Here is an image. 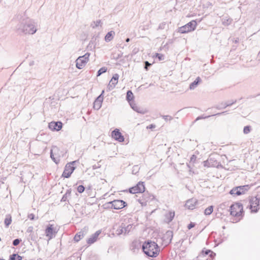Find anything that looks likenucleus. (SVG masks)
<instances>
[{"mask_svg": "<svg viewBox=\"0 0 260 260\" xmlns=\"http://www.w3.org/2000/svg\"><path fill=\"white\" fill-rule=\"evenodd\" d=\"M39 27V24L35 20L29 19V17H21L15 26V30L20 35H34L37 32Z\"/></svg>", "mask_w": 260, "mask_h": 260, "instance_id": "f257e3e1", "label": "nucleus"}, {"mask_svg": "<svg viewBox=\"0 0 260 260\" xmlns=\"http://www.w3.org/2000/svg\"><path fill=\"white\" fill-rule=\"evenodd\" d=\"M143 252L150 257H156L159 253L160 249L156 243L151 240L145 241L142 245Z\"/></svg>", "mask_w": 260, "mask_h": 260, "instance_id": "f03ea898", "label": "nucleus"}, {"mask_svg": "<svg viewBox=\"0 0 260 260\" xmlns=\"http://www.w3.org/2000/svg\"><path fill=\"white\" fill-rule=\"evenodd\" d=\"M197 25V20H192L185 25L178 28V32L181 34H186L194 30Z\"/></svg>", "mask_w": 260, "mask_h": 260, "instance_id": "7ed1b4c3", "label": "nucleus"}, {"mask_svg": "<svg viewBox=\"0 0 260 260\" xmlns=\"http://www.w3.org/2000/svg\"><path fill=\"white\" fill-rule=\"evenodd\" d=\"M243 213V205L240 203H236L230 207V214L235 217H239Z\"/></svg>", "mask_w": 260, "mask_h": 260, "instance_id": "20e7f679", "label": "nucleus"}, {"mask_svg": "<svg viewBox=\"0 0 260 260\" xmlns=\"http://www.w3.org/2000/svg\"><path fill=\"white\" fill-rule=\"evenodd\" d=\"M250 188V186L249 185L237 186L232 189L230 193L233 196H240L244 194Z\"/></svg>", "mask_w": 260, "mask_h": 260, "instance_id": "39448f33", "label": "nucleus"}, {"mask_svg": "<svg viewBox=\"0 0 260 260\" xmlns=\"http://www.w3.org/2000/svg\"><path fill=\"white\" fill-rule=\"evenodd\" d=\"M76 161H73L66 164L61 177L66 178H69L73 173L76 168L74 166Z\"/></svg>", "mask_w": 260, "mask_h": 260, "instance_id": "423d86ee", "label": "nucleus"}, {"mask_svg": "<svg viewBox=\"0 0 260 260\" xmlns=\"http://www.w3.org/2000/svg\"><path fill=\"white\" fill-rule=\"evenodd\" d=\"M143 193L142 194V197H140L139 199H138V201L143 206H145L147 205V202H149L151 201H153L155 197L154 196L150 194L148 192V191L145 190L143 191Z\"/></svg>", "mask_w": 260, "mask_h": 260, "instance_id": "0eeeda50", "label": "nucleus"}, {"mask_svg": "<svg viewBox=\"0 0 260 260\" xmlns=\"http://www.w3.org/2000/svg\"><path fill=\"white\" fill-rule=\"evenodd\" d=\"M259 202L260 198L257 196L252 197L249 201L250 208L251 210V212L253 213H256L258 212L259 208Z\"/></svg>", "mask_w": 260, "mask_h": 260, "instance_id": "6e6552de", "label": "nucleus"}, {"mask_svg": "<svg viewBox=\"0 0 260 260\" xmlns=\"http://www.w3.org/2000/svg\"><path fill=\"white\" fill-rule=\"evenodd\" d=\"M144 182L140 181L135 186L130 187L128 189V191L131 193L135 194L137 193H142L145 191Z\"/></svg>", "mask_w": 260, "mask_h": 260, "instance_id": "1a4fd4ad", "label": "nucleus"}, {"mask_svg": "<svg viewBox=\"0 0 260 260\" xmlns=\"http://www.w3.org/2000/svg\"><path fill=\"white\" fill-rule=\"evenodd\" d=\"M111 203H112V207L115 210L122 209L127 206V203L122 200H115L111 201Z\"/></svg>", "mask_w": 260, "mask_h": 260, "instance_id": "9d476101", "label": "nucleus"}, {"mask_svg": "<svg viewBox=\"0 0 260 260\" xmlns=\"http://www.w3.org/2000/svg\"><path fill=\"white\" fill-rule=\"evenodd\" d=\"M173 237V232L172 231L168 230L164 234L162 237V240L166 246L171 243Z\"/></svg>", "mask_w": 260, "mask_h": 260, "instance_id": "9b49d317", "label": "nucleus"}, {"mask_svg": "<svg viewBox=\"0 0 260 260\" xmlns=\"http://www.w3.org/2000/svg\"><path fill=\"white\" fill-rule=\"evenodd\" d=\"M111 136L113 139L119 142H123L124 141L123 136L117 128H115L112 132Z\"/></svg>", "mask_w": 260, "mask_h": 260, "instance_id": "f8f14e48", "label": "nucleus"}, {"mask_svg": "<svg viewBox=\"0 0 260 260\" xmlns=\"http://www.w3.org/2000/svg\"><path fill=\"white\" fill-rule=\"evenodd\" d=\"M104 93V90H103L101 94L99 95L94 101L93 106L94 109L98 110L101 108L103 101Z\"/></svg>", "mask_w": 260, "mask_h": 260, "instance_id": "ddd939ff", "label": "nucleus"}, {"mask_svg": "<svg viewBox=\"0 0 260 260\" xmlns=\"http://www.w3.org/2000/svg\"><path fill=\"white\" fill-rule=\"evenodd\" d=\"M62 127V123L60 121H52L48 124V127L52 131H59Z\"/></svg>", "mask_w": 260, "mask_h": 260, "instance_id": "4468645a", "label": "nucleus"}, {"mask_svg": "<svg viewBox=\"0 0 260 260\" xmlns=\"http://www.w3.org/2000/svg\"><path fill=\"white\" fill-rule=\"evenodd\" d=\"M119 78V75L117 74H115L113 76L110 82L107 86V89L110 91L112 90L117 84L118 80Z\"/></svg>", "mask_w": 260, "mask_h": 260, "instance_id": "2eb2a0df", "label": "nucleus"}, {"mask_svg": "<svg viewBox=\"0 0 260 260\" xmlns=\"http://www.w3.org/2000/svg\"><path fill=\"white\" fill-rule=\"evenodd\" d=\"M130 106L135 111L138 113L144 114L148 112V110L146 108L137 106L134 102L130 103Z\"/></svg>", "mask_w": 260, "mask_h": 260, "instance_id": "dca6fc26", "label": "nucleus"}, {"mask_svg": "<svg viewBox=\"0 0 260 260\" xmlns=\"http://www.w3.org/2000/svg\"><path fill=\"white\" fill-rule=\"evenodd\" d=\"M198 203V201L196 199L192 198L188 200L185 205V207L189 209L193 210L195 208L197 204Z\"/></svg>", "mask_w": 260, "mask_h": 260, "instance_id": "f3484780", "label": "nucleus"}, {"mask_svg": "<svg viewBox=\"0 0 260 260\" xmlns=\"http://www.w3.org/2000/svg\"><path fill=\"white\" fill-rule=\"evenodd\" d=\"M53 151L55 152L56 151H59L58 148L57 146H53L52 149L50 150V157L56 164H58L60 162L59 155L55 156Z\"/></svg>", "mask_w": 260, "mask_h": 260, "instance_id": "a211bd4d", "label": "nucleus"}, {"mask_svg": "<svg viewBox=\"0 0 260 260\" xmlns=\"http://www.w3.org/2000/svg\"><path fill=\"white\" fill-rule=\"evenodd\" d=\"M88 61L84 59V57L79 56L76 61V67L79 69H83Z\"/></svg>", "mask_w": 260, "mask_h": 260, "instance_id": "6ab92c4d", "label": "nucleus"}, {"mask_svg": "<svg viewBox=\"0 0 260 260\" xmlns=\"http://www.w3.org/2000/svg\"><path fill=\"white\" fill-rule=\"evenodd\" d=\"M101 231L99 230L95 232L92 234L89 238L87 240V243L88 244L90 245L94 243L98 239V237L101 234Z\"/></svg>", "mask_w": 260, "mask_h": 260, "instance_id": "aec40b11", "label": "nucleus"}, {"mask_svg": "<svg viewBox=\"0 0 260 260\" xmlns=\"http://www.w3.org/2000/svg\"><path fill=\"white\" fill-rule=\"evenodd\" d=\"M141 247H142V246L140 241L138 240H134L132 243L130 248L134 252H136L140 249Z\"/></svg>", "mask_w": 260, "mask_h": 260, "instance_id": "412c9836", "label": "nucleus"}, {"mask_svg": "<svg viewBox=\"0 0 260 260\" xmlns=\"http://www.w3.org/2000/svg\"><path fill=\"white\" fill-rule=\"evenodd\" d=\"M236 102L237 100L232 101V102L227 101L224 103H221L220 105L216 106L215 108L218 110H221L225 109L227 107L232 106L233 104L236 103Z\"/></svg>", "mask_w": 260, "mask_h": 260, "instance_id": "4be33fe9", "label": "nucleus"}, {"mask_svg": "<svg viewBox=\"0 0 260 260\" xmlns=\"http://www.w3.org/2000/svg\"><path fill=\"white\" fill-rule=\"evenodd\" d=\"M175 216V212L174 211H169L165 215V221L166 223H169L171 222Z\"/></svg>", "mask_w": 260, "mask_h": 260, "instance_id": "5701e85b", "label": "nucleus"}, {"mask_svg": "<svg viewBox=\"0 0 260 260\" xmlns=\"http://www.w3.org/2000/svg\"><path fill=\"white\" fill-rule=\"evenodd\" d=\"M55 233L54 228L52 224H49L45 230V234L47 237H49L50 239L52 238L53 234Z\"/></svg>", "mask_w": 260, "mask_h": 260, "instance_id": "b1692460", "label": "nucleus"}, {"mask_svg": "<svg viewBox=\"0 0 260 260\" xmlns=\"http://www.w3.org/2000/svg\"><path fill=\"white\" fill-rule=\"evenodd\" d=\"M202 81V80L200 77H198L195 80L191 83L189 85V89L190 90H193L194 89L199 85L200 83H201Z\"/></svg>", "mask_w": 260, "mask_h": 260, "instance_id": "393cba45", "label": "nucleus"}, {"mask_svg": "<svg viewBox=\"0 0 260 260\" xmlns=\"http://www.w3.org/2000/svg\"><path fill=\"white\" fill-rule=\"evenodd\" d=\"M122 228L124 230V234L126 235L129 233L133 228V224H129L127 225L124 223H122Z\"/></svg>", "mask_w": 260, "mask_h": 260, "instance_id": "a878e982", "label": "nucleus"}, {"mask_svg": "<svg viewBox=\"0 0 260 260\" xmlns=\"http://www.w3.org/2000/svg\"><path fill=\"white\" fill-rule=\"evenodd\" d=\"M134 96L132 91L130 90H128L126 92V100L130 104V103L134 102Z\"/></svg>", "mask_w": 260, "mask_h": 260, "instance_id": "bb28decb", "label": "nucleus"}, {"mask_svg": "<svg viewBox=\"0 0 260 260\" xmlns=\"http://www.w3.org/2000/svg\"><path fill=\"white\" fill-rule=\"evenodd\" d=\"M202 254L203 255L206 256L208 254H209V256L211 258H213L216 255V253L211 251L209 249H206V250H202Z\"/></svg>", "mask_w": 260, "mask_h": 260, "instance_id": "cd10ccee", "label": "nucleus"}, {"mask_svg": "<svg viewBox=\"0 0 260 260\" xmlns=\"http://www.w3.org/2000/svg\"><path fill=\"white\" fill-rule=\"evenodd\" d=\"M84 235V232L82 231L77 233L74 238V241L76 242L79 241L82 238H83Z\"/></svg>", "mask_w": 260, "mask_h": 260, "instance_id": "c85d7f7f", "label": "nucleus"}, {"mask_svg": "<svg viewBox=\"0 0 260 260\" xmlns=\"http://www.w3.org/2000/svg\"><path fill=\"white\" fill-rule=\"evenodd\" d=\"M226 112H227V111H224V112H222L218 113L217 114L212 115L211 116H210V115L206 116H204L203 115L200 116H198L196 118L195 121H197L198 120L202 119L208 118L210 117V116H216V115H222V114H225L226 113Z\"/></svg>", "mask_w": 260, "mask_h": 260, "instance_id": "c756f323", "label": "nucleus"}, {"mask_svg": "<svg viewBox=\"0 0 260 260\" xmlns=\"http://www.w3.org/2000/svg\"><path fill=\"white\" fill-rule=\"evenodd\" d=\"M115 35L114 31H110L108 32L105 37V40L107 42L111 41L113 38V36Z\"/></svg>", "mask_w": 260, "mask_h": 260, "instance_id": "7c9ffc66", "label": "nucleus"}, {"mask_svg": "<svg viewBox=\"0 0 260 260\" xmlns=\"http://www.w3.org/2000/svg\"><path fill=\"white\" fill-rule=\"evenodd\" d=\"M232 21L233 20L231 17H223L221 20L222 24L225 26L230 25Z\"/></svg>", "mask_w": 260, "mask_h": 260, "instance_id": "2f4dec72", "label": "nucleus"}, {"mask_svg": "<svg viewBox=\"0 0 260 260\" xmlns=\"http://www.w3.org/2000/svg\"><path fill=\"white\" fill-rule=\"evenodd\" d=\"M212 160H213V159L212 157L209 158L207 160L203 162L204 166L207 167H215V164L211 163V161Z\"/></svg>", "mask_w": 260, "mask_h": 260, "instance_id": "473e14b6", "label": "nucleus"}, {"mask_svg": "<svg viewBox=\"0 0 260 260\" xmlns=\"http://www.w3.org/2000/svg\"><path fill=\"white\" fill-rule=\"evenodd\" d=\"M12 222V217L10 214L6 215V218L4 221L5 226L8 227Z\"/></svg>", "mask_w": 260, "mask_h": 260, "instance_id": "72a5a7b5", "label": "nucleus"}, {"mask_svg": "<svg viewBox=\"0 0 260 260\" xmlns=\"http://www.w3.org/2000/svg\"><path fill=\"white\" fill-rule=\"evenodd\" d=\"M71 190L70 189L67 190L66 192L65 193V194L62 197L60 201L61 202H66V201H68V198L69 197H70L71 196Z\"/></svg>", "mask_w": 260, "mask_h": 260, "instance_id": "f704fd0d", "label": "nucleus"}, {"mask_svg": "<svg viewBox=\"0 0 260 260\" xmlns=\"http://www.w3.org/2000/svg\"><path fill=\"white\" fill-rule=\"evenodd\" d=\"M22 257L17 253H13L10 256L9 260H22Z\"/></svg>", "mask_w": 260, "mask_h": 260, "instance_id": "c9c22d12", "label": "nucleus"}, {"mask_svg": "<svg viewBox=\"0 0 260 260\" xmlns=\"http://www.w3.org/2000/svg\"><path fill=\"white\" fill-rule=\"evenodd\" d=\"M213 206H210L205 210L204 214L206 215H210L213 212Z\"/></svg>", "mask_w": 260, "mask_h": 260, "instance_id": "e433bc0d", "label": "nucleus"}, {"mask_svg": "<svg viewBox=\"0 0 260 260\" xmlns=\"http://www.w3.org/2000/svg\"><path fill=\"white\" fill-rule=\"evenodd\" d=\"M107 71V68L106 67H102L97 72V76H101L102 74L106 73Z\"/></svg>", "mask_w": 260, "mask_h": 260, "instance_id": "4c0bfd02", "label": "nucleus"}, {"mask_svg": "<svg viewBox=\"0 0 260 260\" xmlns=\"http://www.w3.org/2000/svg\"><path fill=\"white\" fill-rule=\"evenodd\" d=\"M251 130H252V128H251V126H250V125L245 126H244V127L243 128V133L246 135L248 134L249 133H250Z\"/></svg>", "mask_w": 260, "mask_h": 260, "instance_id": "58836bf2", "label": "nucleus"}, {"mask_svg": "<svg viewBox=\"0 0 260 260\" xmlns=\"http://www.w3.org/2000/svg\"><path fill=\"white\" fill-rule=\"evenodd\" d=\"M140 167L139 165H135L133 167L132 173L133 174L136 175L140 170Z\"/></svg>", "mask_w": 260, "mask_h": 260, "instance_id": "ea45409f", "label": "nucleus"}, {"mask_svg": "<svg viewBox=\"0 0 260 260\" xmlns=\"http://www.w3.org/2000/svg\"><path fill=\"white\" fill-rule=\"evenodd\" d=\"M116 234L117 235H120L123 233H124V230L122 228V224L115 231Z\"/></svg>", "mask_w": 260, "mask_h": 260, "instance_id": "a19ab883", "label": "nucleus"}, {"mask_svg": "<svg viewBox=\"0 0 260 260\" xmlns=\"http://www.w3.org/2000/svg\"><path fill=\"white\" fill-rule=\"evenodd\" d=\"M172 42H173L172 41L169 40V41L166 43L164 45H162L161 48L165 49L166 51L168 50L169 49V44H172Z\"/></svg>", "mask_w": 260, "mask_h": 260, "instance_id": "79ce46f5", "label": "nucleus"}, {"mask_svg": "<svg viewBox=\"0 0 260 260\" xmlns=\"http://www.w3.org/2000/svg\"><path fill=\"white\" fill-rule=\"evenodd\" d=\"M101 23V20H97L96 21H93L91 23L90 26L93 28H94L100 25V24Z\"/></svg>", "mask_w": 260, "mask_h": 260, "instance_id": "37998d69", "label": "nucleus"}, {"mask_svg": "<svg viewBox=\"0 0 260 260\" xmlns=\"http://www.w3.org/2000/svg\"><path fill=\"white\" fill-rule=\"evenodd\" d=\"M155 57L158 58V59L159 61H161V60H164L165 59V57L164 55L157 53L155 54Z\"/></svg>", "mask_w": 260, "mask_h": 260, "instance_id": "c03bdc74", "label": "nucleus"}, {"mask_svg": "<svg viewBox=\"0 0 260 260\" xmlns=\"http://www.w3.org/2000/svg\"><path fill=\"white\" fill-rule=\"evenodd\" d=\"M103 206L105 209H113V208L112 207V203L111 202L105 203L103 205Z\"/></svg>", "mask_w": 260, "mask_h": 260, "instance_id": "a18cd8bd", "label": "nucleus"}, {"mask_svg": "<svg viewBox=\"0 0 260 260\" xmlns=\"http://www.w3.org/2000/svg\"><path fill=\"white\" fill-rule=\"evenodd\" d=\"M85 190V187L82 185H80L77 187V191L79 193H82Z\"/></svg>", "mask_w": 260, "mask_h": 260, "instance_id": "49530a36", "label": "nucleus"}, {"mask_svg": "<svg viewBox=\"0 0 260 260\" xmlns=\"http://www.w3.org/2000/svg\"><path fill=\"white\" fill-rule=\"evenodd\" d=\"M167 25V24L166 22H162L159 24L158 29H165L166 27V26Z\"/></svg>", "mask_w": 260, "mask_h": 260, "instance_id": "de8ad7c7", "label": "nucleus"}, {"mask_svg": "<svg viewBox=\"0 0 260 260\" xmlns=\"http://www.w3.org/2000/svg\"><path fill=\"white\" fill-rule=\"evenodd\" d=\"M21 241V240L20 239H15L13 241V245L15 246H17L19 244L20 242Z\"/></svg>", "mask_w": 260, "mask_h": 260, "instance_id": "09e8293b", "label": "nucleus"}, {"mask_svg": "<svg viewBox=\"0 0 260 260\" xmlns=\"http://www.w3.org/2000/svg\"><path fill=\"white\" fill-rule=\"evenodd\" d=\"M162 118L166 121H168L169 120L170 121L173 119V117L170 115H164V116H162Z\"/></svg>", "mask_w": 260, "mask_h": 260, "instance_id": "8fccbe9b", "label": "nucleus"}, {"mask_svg": "<svg viewBox=\"0 0 260 260\" xmlns=\"http://www.w3.org/2000/svg\"><path fill=\"white\" fill-rule=\"evenodd\" d=\"M144 63H145V66H144V69L146 70V71H148L149 67L152 65L151 63H149L148 61H145L144 62Z\"/></svg>", "mask_w": 260, "mask_h": 260, "instance_id": "3c124183", "label": "nucleus"}, {"mask_svg": "<svg viewBox=\"0 0 260 260\" xmlns=\"http://www.w3.org/2000/svg\"><path fill=\"white\" fill-rule=\"evenodd\" d=\"M89 56H90V53L87 52V53H86L84 55L81 56L84 57V59L88 61L89 60Z\"/></svg>", "mask_w": 260, "mask_h": 260, "instance_id": "603ef678", "label": "nucleus"}, {"mask_svg": "<svg viewBox=\"0 0 260 260\" xmlns=\"http://www.w3.org/2000/svg\"><path fill=\"white\" fill-rule=\"evenodd\" d=\"M100 162H97L96 164H95L94 165L92 166V169L93 170H95L96 169H98V168H101V165H100Z\"/></svg>", "mask_w": 260, "mask_h": 260, "instance_id": "864d4df0", "label": "nucleus"}, {"mask_svg": "<svg viewBox=\"0 0 260 260\" xmlns=\"http://www.w3.org/2000/svg\"><path fill=\"white\" fill-rule=\"evenodd\" d=\"M34 230V228L32 226H30L28 227L26 232L28 233H30V234L32 233Z\"/></svg>", "mask_w": 260, "mask_h": 260, "instance_id": "5fc2aeb1", "label": "nucleus"}, {"mask_svg": "<svg viewBox=\"0 0 260 260\" xmlns=\"http://www.w3.org/2000/svg\"><path fill=\"white\" fill-rule=\"evenodd\" d=\"M195 226V223L194 222H191L188 225H187V228L190 230L191 229H192V228L194 227Z\"/></svg>", "mask_w": 260, "mask_h": 260, "instance_id": "6e6d98bb", "label": "nucleus"}, {"mask_svg": "<svg viewBox=\"0 0 260 260\" xmlns=\"http://www.w3.org/2000/svg\"><path fill=\"white\" fill-rule=\"evenodd\" d=\"M28 218L31 220H32L35 219V215L32 213L29 214L28 215Z\"/></svg>", "mask_w": 260, "mask_h": 260, "instance_id": "4d7b16f0", "label": "nucleus"}, {"mask_svg": "<svg viewBox=\"0 0 260 260\" xmlns=\"http://www.w3.org/2000/svg\"><path fill=\"white\" fill-rule=\"evenodd\" d=\"M30 239L32 241H34L36 240V237L34 235V234H30L29 235Z\"/></svg>", "mask_w": 260, "mask_h": 260, "instance_id": "13d9d810", "label": "nucleus"}, {"mask_svg": "<svg viewBox=\"0 0 260 260\" xmlns=\"http://www.w3.org/2000/svg\"><path fill=\"white\" fill-rule=\"evenodd\" d=\"M196 156L194 155H192V156L190 158V161H193L196 160Z\"/></svg>", "mask_w": 260, "mask_h": 260, "instance_id": "bf43d9fd", "label": "nucleus"}, {"mask_svg": "<svg viewBox=\"0 0 260 260\" xmlns=\"http://www.w3.org/2000/svg\"><path fill=\"white\" fill-rule=\"evenodd\" d=\"M155 127V125L151 124L149 125V126L147 127V128H154Z\"/></svg>", "mask_w": 260, "mask_h": 260, "instance_id": "052dcab7", "label": "nucleus"}, {"mask_svg": "<svg viewBox=\"0 0 260 260\" xmlns=\"http://www.w3.org/2000/svg\"><path fill=\"white\" fill-rule=\"evenodd\" d=\"M213 159V160L211 161V163L212 164H215V165L217 164V162L216 161V160H215L214 159V158H212Z\"/></svg>", "mask_w": 260, "mask_h": 260, "instance_id": "680f3d73", "label": "nucleus"}, {"mask_svg": "<svg viewBox=\"0 0 260 260\" xmlns=\"http://www.w3.org/2000/svg\"><path fill=\"white\" fill-rule=\"evenodd\" d=\"M234 42L235 43H238L239 42V39L238 38H236L235 41H234Z\"/></svg>", "mask_w": 260, "mask_h": 260, "instance_id": "e2e57ef3", "label": "nucleus"}, {"mask_svg": "<svg viewBox=\"0 0 260 260\" xmlns=\"http://www.w3.org/2000/svg\"><path fill=\"white\" fill-rule=\"evenodd\" d=\"M58 152V151H56V152H54V151H53V153H54V156H57V155H59L58 154V153H57V152Z\"/></svg>", "mask_w": 260, "mask_h": 260, "instance_id": "0e129e2a", "label": "nucleus"}, {"mask_svg": "<svg viewBox=\"0 0 260 260\" xmlns=\"http://www.w3.org/2000/svg\"><path fill=\"white\" fill-rule=\"evenodd\" d=\"M202 19H196L197 23L200 22L202 21Z\"/></svg>", "mask_w": 260, "mask_h": 260, "instance_id": "69168bd1", "label": "nucleus"}, {"mask_svg": "<svg viewBox=\"0 0 260 260\" xmlns=\"http://www.w3.org/2000/svg\"><path fill=\"white\" fill-rule=\"evenodd\" d=\"M129 41H130L129 38H126V39L125 41H126V42H128Z\"/></svg>", "mask_w": 260, "mask_h": 260, "instance_id": "338daca9", "label": "nucleus"}, {"mask_svg": "<svg viewBox=\"0 0 260 260\" xmlns=\"http://www.w3.org/2000/svg\"><path fill=\"white\" fill-rule=\"evenodd\" d=\"M212 258H211V257H210V258H207L206 260H212Z\"/></svg>", "mask_w": 260, "mask_h": 260, "instance_id": "774afa93", "label": "nucleus"}]
</instances>
